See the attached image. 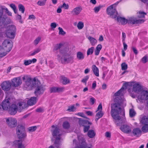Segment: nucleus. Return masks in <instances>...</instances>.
I'll return each instance as SVG.
<instances>
[{
    "label": "nucleus",
    "instance_id": "27",
    "mask_svg": "<svg viewBox=\"0 0 148 148\" xmlns=\"http://www.w3.org/2000/svg\"><path fill=\"white\" fill-rule=\"evenodd\" d=\"M142 132L140 129L138 128L134 129L132 131V133L134 136H138L139 135H140Z\"/></svg>",
    "mask_w": 148,
    "mask_h": 148
},
{
    "label": "nucleus",
    "instance_id": "50",
    "mask_svg": "<svg viewBox=\"0 0 148 148\" xmlns=\"http://www.w3.org/2000/svg\"><path fill=\"white\" fill-rule=\"evenodd\" d=\"M58 29L59 31V34L60 35L64 36L66 32L63 30L62 29V28L60 27H59Z\"/></svg>",
    "mask_w": 148,
    "mask_h": 148
},
{
    "label": "nucleus",
    "instance_id": "45",
    "mask_svg": "<svg viewBox=\"0 0 148 148\" xmlns=\"http://www.w3.org/2000/svg\"><path fill=\"white\" fill-rule=\"evenodd\" d=\"M84 23L82 22H79L77 24V27L79 29H82L84 27Z\"/></svg>",
    "mask_w": 148,
    "mask_h": 148
},
{
    "label": "nucleus",
    "instance_id": "54",
    "mask_svg": "<svg viewBox=\"0 0 148 148\" xmlns=\"http://www.w3.org/2000/svg\"><path fill=\"white\" fill-rule=\"evenodd\" d=\"M103 115V113L102 111H99L96 114V116L99 118H101Z\"/></svg>",
    "mask_w": 148,
    "mask_h": 148
},
{
    "label": "nucleus",
    "instance_id": "22",
    "mask_svg": "<svg viewBox=\"0 0 148 148\" xmlns=\"http://www.w3.org/2000/svg\"><path fill=\"white\" fill-rule=\"evenodd\" d=\"M82 10L81 7H76L71 11V12L73 15H77L80 13Z\"/></svg>",
    "mask_w": 148,
    "mask_h": 148
},
{
    "label": "nucleus",
    "instance_id": "43",
    "mask_svg": "<svg viewBox=\"0 0 148 148\" xmlns=\"http://www.w3.org/2000/svg\"><path fill=\"white\" fill-rule=\"evenodd\" d=\"M41 50V49L40 48H38L35 49L33 52L30 55V56H33L36 54L39 53Z\"/></svg>",
    "mask_w": 148,
    "mask_h": 148
},
{
    "label": "nucleus",
    "instance_id": "35",
    "mask_svg": "<svg viewBox=\"0 0 148 148\" xmlns=\"http://www.w3.org/2000/svg\"><path fill=\"white\" fill-rule=\"evenodd\" d=\"M141 122L144 125L148 124V118H147L146 116H143L142 118Z\"/></svg>",
    "mask_w": 148,
    "mask_h": 148
},
{
    "label": "nucleus",
    "instance_id": "52",
    "mask_svg": "<svg viewBox=\"0 0 148 148\" xmlns=\"http://www.w3.org/2000/svg\"><path fill=\"white\" fill-rule=\"evenodd\" d=\"M4 10H5V13L8 15L10 16H12V13L10 12L8 8H6L5 6H3Z\"/></svg>",
    "mask_w": 148,
    "mask_h": 148
},
{
    "label": "nucleus",
    "instance_id": "21",
    "mask_svg": "<svg viewBox=\"0 0 148 148\" xmlns=\"http://www.w3.org/2000/svg\"><path fill=\"white\" fill-rule=\"evenodd\" d=\"M3 6L0 5V26H2L4 22L3 18Z\"/></svg>",
    "mask_w": 148,
    "mask_h": 148
},
{
    "label": "nucleus",
    "instance_id": "58",
    "mask_svg": "<svg viewBox=\"0 0 148 148\" xmlns=\"http://www.w3.org/2000/svg\"><path fill=\"white\" fill-rule=\"evenodd\" d=\"M89 76L88 75L86 76L84 78H83L81 81L83 83H86L87 80L88 79Z\"/></svg>",
    "mask_w": 148,
    "mask_h": 148
},
{
    "label": "nucleus",
    "instance_id": "9",
    "mask_svg": "<svg viewBox=\"0 0 148 148\" xmlns=\"http://www.w3.org/2000/svg\"><path fill=\"white\" fill-rule=\"evenodd\" d=\"M145 20L143 19H138L136 17H131L127 19V23L130 24H136L143 23Z\"/></svg>",
    "mask_w": 148,
    "mask_h": 148
},
{
    "label": "nucleus",
    "instance_id": "5",
    "mask_svg": "<svg viewBox=\"0 0 148 148\" xmlns=\"http://www.w3.org/2000/svg\"><path fill=\"white\" fill-rule=\"evenodd\" d=\"M16 28L15 25H11L7 26L5 31L4 36L7 38L13 39L15 38Z\"/></svg>",
    "mask_w": 148,
    "mask_h": 148
},
{
    "label": "nucleus",
    "instance_id": "48",
    "mask_svg": "<svg viewBox=\"0 0 148 148\" xmlns=\"http://www.w3.org/2000/svg\"><path fill=\"white\" fill-rule=\"evenodd\" d=\"M103 6L102 5H99L98 7H95L93 9L95 12V13H98L99 11L100 8H102Z\"/></svg>",
    "mask_w": 148,
    "mask_h": 148
},
{
    "label": "nucleus",
    "instance_id": "8",
    "mask_svg": "<svg viewBox=\"0 0 148 148\" xmlns=\"http://www.w3.org/2000/svg\"><path fill=\"white\" fill-rule=\"evenodd\" d=\"M34 87H35L34 93L36 96L38 97L43 93L45 89L42 85L40 84V82Z\"/></svg>",
    "mask_w": 148,
    "mask_h": 148
},
{
    "label": "nucleus",
    "instance_id": "16",
    "mask_svg": "<svg viewBox=\"0 0 148 148\" xmlns=\"http://www.w3.org/2000/svg\"><path fill=\"white\" fill-rule=\"evenodd\" d=\"M11 86V84L9 81H5L1 84V86L3 90L7 91L10 89Z\"/></svg>",
    "mask_w": 148,
    "mask_h": 148
},
{
    "label": "nucleus",
    "instance_id": "47",
    "mask_svg": "<svg viewBox=\"0 0 148 148\" xmlns=\"http://www.w3.org/2000/svg\"><path fill=\"white\" fill-rule=\"evenodd\" d=\"M10 6L13 10L14 13L16 14L17 12V11L15 5L13 3H11L10 5Z\"/></svg>",
    "mask_w": 148,
    "mask_h": 148
},
{
    "label": "nucleus",
    "instance_id": "33",
    "mask_svg": "<svg viewBox=\"0 0 148 148\" xmlns=\"http://www.w3.org/2000/svg\"><path fill=\"white\" fill-rule=\"evenodd\" d=\"M60 137H56V138L54 144L56 147L57 148H59V146L60 145Z\"/></svg>",
    "mask_w": 148,
    "mask_h": 148
},
{
    "label": "nucleus",
    "instance_id": "63",
    "mask_svg": "<svg viewBox=\"0 0 148 148\" xmlns=\"http://www.w3.org/2000/svg\"><path fill=\"white\" fill-rule=\"evenodd\" d=\"M102 107L101 104L100 103L99 105L98 108H97V110L96 111V112L100 110L99 111H102Z\"/></svg>",
    "mask_w": 148,
    "mask_h": 148
},
{
    "label": "nucleus",
    "instance_id": "51",
    "mask_svg": "<svg viewBox=\"0 0 148 148\" xmlns=\"http://www.w3.org/2000/svg\"><path fill=\"white\" fill-rule=\"evenodd\" d=\"M46 3V2L45 1L43 0L39 1H38L37 4L39 6H44L45 5Z\"/></svg>",
    "mask_w": 148,
    "mask_h": 148
},
{
    "label": "nucleus",
    "instance_id": "38",
    "mask_svg": "<svg viewBox=\"0 0 148 148\" xmlns=\"http://www.w3.org/2000/svg\"><path fill=\"white\" fill-rule=\"evenodd\" d=\"M136 114V113L134 109H131L130 110L129 114L130 117L132 118Z\"/></svg>",
    "mask_w": 148,
    "mask_h": 148
},
{
    "label": "nucleus",
    "instance_id": "61",
    "mask_svg": "<svg viewBox=\"0 0 148 148\" xmlns=\"http://www.w3.org/2000/svg\"><path fill=\"white\" fill-rule=\"evenodd\" d=\"M41 38L40 37H38L36 38V39L34 40V42L35 45H37L39 43V42L40 41Z\"/></svg>",
    "mask_w": 148,
    "mask_h": 148
},
{
    "label": "nucleus",
    "instance_id": "37",
    "mask_svg": "<svg viewBox=\"0 0 148 148\" xmlns=\"http://www.w3.org/2000/svg\"><path fill=\"white\" fill-rule=\"evenodd\" d=\"M94 50V48L93 47H91L89 48L87 51V55L88 56L90 55H91L92 54Z\"/></svg>",
    "mask_w": 148,
    "mask_h": 148
},
{
    "label": "nucleus",
    "instance_id": "40",
    "mask_svg": "<svg viewBox=\"0 0 148 148\" xmlns=\"http://www.w3.org/2000/svg\"><path fill=\"white\" fill-rule=\"evenodd\" d=\"M62 83L63 84H66L70 82L69 80L65 77H62Z\"/></svg>",
    "mask_w": 148,
    "mask_h": 148
},
{
    "label": "nucleus",
    "instance_id": "59",
    "mask_svg": "<svg viewBox=\"0 0 148 148\" xmlns=\"http://www.w3.org/2000/svg\"><path fill=\"white\" fill-rule=\"evenodd\" d=\"M32 63L31 60H25L24 61V64L25 65H28Z\"/></svg>",
    "mask_w": 148,
    "mask_h": 148
},
{
    "label": "nucleus",
    "instance_id": "60",
    "mask_svg": "<svg viewBox=\"0 0 148 148\" xmlns=\"http://www.w3.org/2000/svg\"><path fill=\"white\" fill-rule=\"evenodd\" d=\"M128 86V84L127 82L125 83L123 85V86L121 88H123L122 89V90L123 91L125 89H126Z\"/></svg>",
    "mask_w": 148,
    "mask_h": 148
},
{
    "label": "nucleus",
    "instance_id": "62",
    "mask_svg": "<svg viewBox=\"0 0 148 148\" xmlns=\"http://www.w3.org/2000/svg\"><path fill=\"white\" fill-rule=\"evenodd\" d=\"M142 62L144 63H145L148 61L147 57L146 56H144L141 59Z\"/></svg>",
    "mask_w": 148,
    "mask_h": 148
},
{
    "label": "nucleus",
    "instance_id": "25",
    "mask_svg": "<svg viewBox=\"0 0 148 148\" xmlns=\"http://www.w3.org/2000/svg\"><path fill=\"white\" fill-rule=\"evenodd\" d=\"M37 101L36 97H32L28 101L27 103L29 106H32L36 103Z\"/></svg>",
    "mask_w": 148,
    "mask_h": 148
},
{
    "label": "nucleus",
    "instance_id": "13",
    "mask_svg": "<svg viewBox=\"0 0 148 148\" xmlns=\"http://www.w3.org/2000/svg\"><path fill=\"white\" fill-rule=\"evenodd\" d=\"M2 45L6 48L5 49L7 50L6 51L9 52L12 47V42L11 40L6 39L3 41Z\"/></svg>",
    "mask_w": 148,
    "mask_h": 148
},
{
    "label": "nucleus",
    "instance_id": "23",
    "mask_svg": "<svg viewBox=\"0 0 148 148\" xmlns=\"http://www.w3.org/2000/svg\"><path fill=\"white\" fill-rule=\"evenodd\" d=\"M123 88H121L120 90H118V91H117L115 93V94L114 95V96L115 97H116L114 99V103H115L114 101V99L116 98H118L119 99H121L122 100V102L120 103V106L122 103L123 101V100L122 98L121 97H120V96L121 95H122L123 94L122 92L123 91L122 90V89Z\"/></svg>",
    "mask_w": 148,
    "mask_h": 148
},
{
    "label": "nucleus",
    "instance_id": "53",
    "mask_svg": "<svg viewBox=\"0 0 148 148\" xmlns=\"http://www.w3.org/2000/svg\"><path fill=\"white\" fill-rule=\"evenodd\" d=\"M50 90L51 93L57 92V87H53L50 88Z\"/></svg>",
    "mask_w": 148,
    "mask_h": 148
},
{
    "label": "nucleus",
    "instance_id": "1",
    "mask_svg": "<svg viewBox=\"0 0 148 148\" xmlns=\"http://www.w3.org/2000/svg\"><path fill=\"white\" fill-rule=\"evenodd\" d=\"M114 101L115 103L111 104L110 114L114 119V122L115 124L117 126H119L123 123L119 116V114L121 111L120 104L122 102V100L121 99H119L118 98H116L115 99Z\"/></svg>",
    "mask_w": 148,
    "mask_h": 148
},
{
    "label": "nucleus",
    "instance_id": "64",
    "mask_svg": "<svg viewBox=\"0 0 148 148\" xmlns=\"http://www.w3.org/2000/svg\"><path fill=\"white\" fill-rule=\"evenodd\" d=\"M74 109V106H71L69 107L67 109V110L69 112L73 111Z\"/></svg>",
    "mask_w": 148,
    "mask_h": 148
},
{
    "label": "nucleus",
    "instance_id": "14",
    "mask_svg": "<svg viewBox=\"0 0 148 148\" xmlns=\"http://www.w3.org/2000/svg\"><path fill=\"white\" fill-rule=\"evenodd\" d=\"M9 113L12 115H14L17 112L18 110L17 106L14 104L10 106L8 110Z\"/></svg>",
    "mask_w": 148,
    "mask_h": 148
},
{
    "label": "nucleus",
    "instance_id": "3",
    "mask_svg": "<svg viewBox=\"0 0 148 148\" xmlns=\"http://www.w3.org/2000/svg\"><path fill=\"white\" fill-rule=\"evenodd\" d=\"M122 1V0H120L117 1L114 4L108 6L106 9L107 14L110 16H112V18L116 19L117 15L118 14L116 8L118 4Z\"/></svg>",
    "mask_w": 148,
    "mask_h": 148
},
{
    "label": "nucleus",
    "instance_id": "18",
    "mask_svg": "<svg viewBox=\"0 0 148 148\" xmlns=\"http://www.w3.org/2000/svg\"><path fill=\"white\" fill-rule=\"evenodd\" d=\"M9 100H10V99L8 98L6 100L5 99L3 101L1 106L3 110H7L8 109L10 104L9 101Z\"/></svg>",
    "mask_w": 148,
    "mask_h": 148
},
{
    "label": "nucleus",
    "instance_id": "36",
    "mask_svg": "<svg viewBox=\"0 0 148 148\" xmlns=\"http://www.w3.org/2000/svg\"><path fill=\"white\" fill-rule=\"evenodd\" d=\"M142 131L144 133L148 132V124L144 125L141 128Z\"/></svg>",
    "mask_w": 148,
    "mask_h": 148
},
{
    "label": "nucleus",
    "instance_id": "31",
    "mask_svg": "<svg viewBox=\"0 0 148 148\" xmlns=\"http://www.w3.org/2000/svg\"><path fill=\"white\" fill-rule=\"evenodd\" d=\"M95 133L94 131L92 130H89L88 132L87 135L88 136L91 138H93L95 135Z\"/></svg>",
    "mask_w": 148,
    "mask_h": 148
},
{
    "label": "nucleus",
    "instance_id": "2",
    "mask_svg": "<svg viewBox=\"0 0 148 148\" xmlns=\"http://www.w3.org/2000/svg\"><path fill=\"white\" fill-rule=\"evenodd\" d=\"M22 79L25 82L24 86L26 88H32L36 86V84L39 83V82L38 80H36V77L32 79L30 77L27 75L24 76L22 77Z\"/></svg>",
    "mask_w": 148,
    "mask_h": 148
},
{
    "label": "nucleus",
    "instance_id": "42",
    "mask_svg": "<svg viewBox=\"0 0 148 148\" xmlns=\"http://www.w3.org/2000/svg\"><path fill=\"white\" fill-rule=\"evenodd\" d=\"M18 8L19 11H21L22 13H24L25 8L24 6L21 4H19L18 5Z\"/></svg>",
    "mask_w": 148,
    "mask_h": 148
},
{
    "label": "nucleus",
    "instance_id": "32",
    "mask_svg": "<svg viewBox=\"0 0 148 148\" xmlns=\"http://www.w3.org/2000/svg\"><path fill=\"white\" fill-rule=\"evenodd\" d=\"M88 38L89 40L91 45L92 46L94 45L97 42V40L91 36H89Z\"/></svg>",
    "mask_w": 148,
    "mask_h": 148
},
{
    "label": "nucleus",
    "instance_id": "24",
    "mask_svg": "<svg viewBox=\"0 0 148 148\" xmlns=\"http://www.w3.org/2000/svg\"><path fill=\"white\" fill-rule=\"evenodd\" d=\"M141 87L138 84H135L133 86V90L135 92H139L141 91Z\"/></svg>",
    "mask_w": 148,
    "mask_h": 148
},
{
    "label": "nucleus",
    "instance_id": "55",
    "mask_svg": "<svg viewBox=\"0 0 148 148\" xmlns=\"http://www.w3.org/2000/svg\"><path fill=\"white\" fill-rule=\"evenodd\" d=\"M64 90V87H57V92H63Z\"/></svg>",
    "mask_w": 148,
    "mask_h": 148
},
{
    "label": "nucleus",
    "instance_id": "6",
    "mask_svg": "<svg viewBox=\"0 0 148 148\" xmlns=\"http://www.w3.org/2000/svg\"><path fill=\"white\" fill-rule=\"evenodd\" d=\"M78 123L80 127H84L83 131L84 133L87 132L90 128L92 123L86 120L79 119Z\"/></svg>",
    "mask_w": 148,
    "mask_h": 148
},
{
    "label": "nucleus",
    "instance_id": "12",
    "mask_svg": "<svg viewBox=\"0 0 148 148\" xmlns=\"http://www.w3.org/2000/svg\"><path fill=\"white\" fill-rule=\"evenodd\" d=\"M6 122L9 127L11 128L15 127L17 125L16 120L12 117H9L7 119Z\"/></svg>",
    "mask_w": 148,
    "mask_h": 148
},
{
    "label": "nucleus",
    "instance_id": "30",
    "mask_svg": "<svg viewBox=\"0 0 148 148\" xmlns=\"http://www.w3.org/2000/svg\"><path fill=\"white\" fill-rule=\"evenodd\" d=\"M7 54L6 52L5 51L3 48L0 46V57L2 58L5 56Z\"/></svg>",
    "mask_w": 148,
    "mask_h": 148
},
{
    "label": "nucleus",
    "instance_id": "49",
    "mask_svg": "<svg viewBox=\"0 0 148 148\" xmlns=\"http://www.w3.org/2000/svg\"><path fill=\"white\" fill-rule=\"evenodd\" d=\"M122 70H126L127 68V65L125 62H123L121 65Z\"/></svg>",
    "mask_w": 148,
    "mask_h": 148
},
{
    "label": "nucleus",
    "instance_id": "29",
    "mask_svg": "<svg viewBox=\"0 0 148 148\" xmlns=\"http://www.w3.org/2000/svg\"><path fill=\"white\" fill-rule=\"evenodd\" d=\"M77 58L78 60H82L84 58L83 54L80 51H78L77 53Z\"/></svg>",
    "mask_w": 148,
    "mask_h": 148
},
{
    "label": "nucleus",
    "instance_id": "17",
    "mask_svg": "<svg viewBox=\"0 0 148 148\" xmlns=\"http://www.w3.org/2000/svg\"><path fill=\"white\" fill-rule=\"evenodd\" d=\"M141 95L138 97V99L141 100H147L148 99V91L143 90L141 92Z\"/></svg>",
    "mask_w": 148,
    "mask_h": 148
},
{
    "label": "nucleus",
    "instance_id": "28",
    "mask_svg": "<svg viewBox=\"0 0 148 148\" xmlns=\"http://www.w3.org/2000/svg\"><path fill=\"white\" fill-rule=\"evenodd\" d=\"M92 70L94 74L96 76H99V70L98 68L95 65H93L92 66Z\"/></svg>",
    "mask_w": 148,
    "mask_h": 148
},
{
    "label": "nucleus",
    "instance_id": "20",
    "mask_svg": "<svg viewBox=\"0 0 148 148\" xmlns=\"http://www.w3.org/2000/svg\"><path fill=\"white\" fill-rule=\"evenodd\" d=\"M13 145L18 148H25L24 145L22 144V141L21 140H16L14 141Z\"/></svg>",
    "mask_w": 148,
    "mask_h": 148
},
{
    "label": "nucleus",
    "instance_id": "4",
    "mask_svg": "<svg viewBox=\"0 0 148 148\" xmlns=\"http://www.w3.org/2000/svg\"><path fill=\"white\" fill-rule=\"evenodd\" d=\"M79 142L76 139H74L73 144L75 146V148H90L86 142V140L82 136H77Z\"/></svg>",
    "mask_w": 148,
    "mask_h": 148
},
{
    "label": "nucleus",
    "instance_id": "26",
    "mask_svg": "<svg viewBox=\"0 0 148 148\" xmlns=\"http://www.w3.org/2000/svg\"><path fill=\"white\" fill-rule=\"evenodd\" d=\"M116 19L118 22L121 23L122 24L125 25L127 23V19H126L124 18L118 16L116 17Z\"/></svg>",
    "mask_w": 148,
    "mask_h": 148
},
{
    "label": "nucleus",
    "instance_id": "10",
    "mask_svg": "<svg viewBox=\"0 0 148 148\" xmlns=\"http://www.w3.org/2000/svg\"><path fill=\"white\" fill-rule=\"evenodd\" d=\"M74 58L73 56H71L68 54L64 55L61 59V63L64 64L65 63H69L73 62Z\"/></svg>",
    "mask_w": 148,
    "mask_h": 148
},
{
    "label": "nucleus",
    "instance_id": "19",
    "mask_svg": "<svg viewBox=\"0 0 148 148\" xmlns=\"http://www.w3.org/2000/svg\"><path fill=\"white\" fill-rule=\"evenodd\" d=\"M120 129L122 132L125 133H129L131 131L130 127L127 125H124L121 126Z\"/></svg>",
    "mask_w": 148,
    "mask_h": 148
},
{
    "label": "nucleus",
    "instance_id": "56",
    "mask_svg": "<svg viewBox=\"0 0 148 148\" xmlns=\"http://www.w3.org/2000/svg\"><path fill=\"white\" fill-rule=\"evenodd\" d=\"M61 8H64L65 9H67L69 8V5L68 4H66L65 3H64L61 6Z\"/></svg>",
    "mask_w": 148,
    "mask_h": 148
},
{
    "label": "nucleus",
    "instance_id": "41",
    "mask_svg": "<svg viewBox=\"0 0 148 148\" xmlns=\"http://www.w3.org/2000/svg\"><path fill=\"white\" fill-rule=\"evenodd\" d=\"M62 45V44L61 43L56 44L54 47L53 49V51L54 52H55L57 50L60 49L61 46Z\"/></svg>",
    "mask_w": 148,
    "mask_h": 148
},
{
    "label": "nucleus",
    "instance_id": "57",
    "mask_svg": "<svg viewBox=\"0 0 148 148\" xmlns=\"http://www.w3.org/2000/svg\"><path fill=\"white\" fill-rule=\"evenodd\" d=\"M36 111L38 112H42L44 111V109L42 107H39L36 110Z\"/></svg>",
    "mask_w": 148,
    "mask_h": 148
},
{
    "label": "nucleus",
    "instance_id": "39",
    "mask_svg": "<svg viewBox=\"0 0 148 148\" xmlns=\"http://www.w3.org/2000/svg\"><path fill=\"white\" fill-rule=\"evenodd\" d=\"M145 15H146V13L144 12H140L138 16V19L145 18Z\"/></svg>",
    "mask_w": 148,
    "mask_h": 148
},
{
    "label": "nucleus",
    "instance_id": "46",
    "mask_svg": "<svg viewBox=\"0 0 148 148\" xmlns=\"http://www.w3.org/2000/svg\"><path fill=\"white\" fill-rule=\"evenodd\" d=\"M37 129L36 126H33L29 127L28 128V131L29 132H32L35 131Z\"/></svg>",
    "mask_w": 148,
    "mask_h": 148
},
{
    "label": "nucleus",
    "instance_id": "15",
    "mask_svg": "<svg viewBox=\"0 0 148 148\" xmlns=\"http://www.w3.org/2000/svg\"><path fill=\"white\" fill-rule=\"evenodd\" d=\"M21 84L22 81L19 77L14 78L11 80V84L12 86L18 87Z\"/></svg>",
    "mask_w": 148,
    "mask_h": 148
},
{
    "label": "nucleus",
    "instance_id": "44",
    "mask_svg": "<svg viewBox=\"0 0 148 148\" xmlns=\"http://www.w3.org/2000/svg\"><path fill=\"white\" fill-rule=\"evenodd\" d=\"M24 104L23 102H20L18 103V105L19 108H18V110L19 112H21V110L23 109V108L22 106Z\"/></svg>",
    "mask_w": 148,
    "mask_h": 148
},
{
    "label": "nucleus",
    "instance_id": "7",
    "mask_svg": "<svg viewBox=\"0 0 148 148\" xmlns=\"http://www.w3.org/2000/svg\"><path fill=\"white\" fill-rule=\"evenodd\" d=\"M16 134L19 138H22L26 136L25 132V128L22 125H18L16 128Z\"/></svg>",
    "mask_w": 148,
    "mask_h": 148
},
{
    "label": "nucleus",
    "instance_id": "34",
    "mask_svg": "<svg viewBox=\"0 0 148 148\" xmlns=\"http://www.w3.org/2000/svg\"><path fill=\"white\" fill-rule=\"evenodd\" d=\"M70 124L67 121H65L63 123L62 127L64 129H68L70 128Z\"/></svg>",
    "mask_w": 148,
    "mask_h": 148
},
{
    "label": "nucleus",
    "instance_id": "11",
    "mask_svg": "<svg viewBox=\"0 0 148 148\" xmlns=\"http://www.w3.org/2000/svg\"><path fill=\"white\" fill-rule=\"evenodd\" d=\"M52 129L51 130V132L53 136L54 137L56 136L60 137L62 134L60 133V129L57 126L52 125L51 126Z\"/></svg>",
    "mask_w": 148,
    "mask_h": 148
}]
</instances>
